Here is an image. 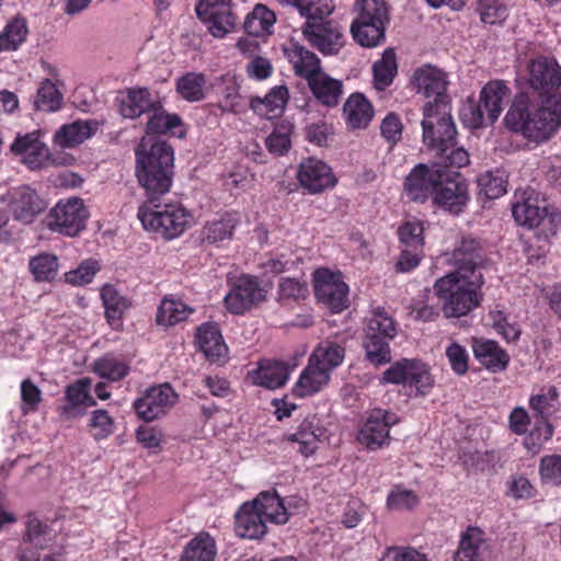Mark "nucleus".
<instances>
[{"label":"nucleus","mask_w":561,"mask_h":561,"mask_svg":"<svg viewBox=\"0 0 561 561\" xmlns=\"http://www.w3.org/2000/svg\"><path fill=\"white\" fill-rule=\"evenodd\" d=\"M449 263L454 270L438 277L433 284V294L442 302L446 319H458L477 309L482 300L486 257L481 241L472 236L456 240Z\"/></svg>","instance_id":"1"},{"label":"nucleus","mask_w":561,"mask_h":561,"mask_svg":"<svg viewBox=\"0 0 561 561\" xmlns=\"http://www.w3.org/2000/svg\"><path fill=\"white\" fill-rule=\"evenodd\" d=\"M508 130L535 144L550 140L561 127V104L519 92L504 117Z\"/></svg>","instance_id":"2"},{"label":"nucleus","mask_w":561,"mask_h":561,"mask_svg":"<svg viewBox=\"0 0 561 561\" xmlns=\"http://www.w3.org/2000/svg\"><path fill=\"white\" fill-rule=\"evenodd\" d=\"M135 176L144 190L145 203L160 202L170 193L174 178V150L163 140L149 147L141 142L135 150Z\"/></svg>","instance_id":"3"},{"label":"nucleus","mask_w":561,"mask_h":561,"mask_svg":"<svg viewBox=\"0 0 561 561\" xmlns=\"http://www.w3.org/2000/svg\"><path fill=\"white\" fill-rule=\"evenodd\" d=\"M422 139L424 146L445 168L460 169L470 162L468 151L458 146L457 128L451 116V107L443 104L440 110L423 106Z\"/></svg>","instance_id":"4"},{"label":"nucleus","mask_w":561,"mask_h":561,"mask_svg":"<svg viewBox=\"0 0 561 561\" xmlns=\"http://www.w3.org/2000/svg\"><path fill=\"white\" fill-rule=\"evenodd\" d=\"M137 217L147 231L156 232L165 240L182 236L192 225L193 215L180 201L144 203Z\"/></svg>","instance_id":"5"},{"label":"nucleus","mask_w":561,"mask_h":561,"mask_svg":"<svg viewBox=\"0 0 561 561\" xmlns=\"http://www.w3.org/2000/svg\"><path fill=\"white\" fill-rule=\"evenodd\" d=\"M363 346L366 359L374 366L391 362L390 342L398 334L397 321L383 309L376 308L366 319Z\"/></svg>","instance_id":"6"},{"label":"nucleus","mask_w":561,"mask_h":561,"mask_svg":"<svg viewBox=\"0 0 561 561\" xmlns=\"http://www.w3.org/2000/svg\"><path fill=\"white\" fill-rule=\"evenodd\" d=\"M358 15L351 24V34L362 47L374 48L386 39V26L389 23L388 2H356Z\"/></svg>","instance_id":"7"},{"label":"nucleus","mask_w":561,"mask_h":561,"mask_svg":"<svg viewBox=\"0 0 561 561\" xmlns=\"http://www.w3.org/2000/svg\"><path fill=\"white\" fill-rule=\"evenodd\" d=\"M382 383L402 385L415 388L416 393L426 396L434 386L428 365L420 359L402 358L387 368L381 375Z\"/></svg>","instance_id":"8"},{"label":"nucleus","mask_w":561,"mask_h":561,"mask_svg":"<svg viewBox=\"0 0 561 561\" xmlns=\"http://www.w3.org/2000/svg\"><path fill=\"white\" fill-rule=\"evenodd\" d=\"M314 296L331 312L339 313L347 308L348 286L340 271L319 267L312 273Z\"/></svg>","instance_id":"9"},{"label":"nucleus","mask_w":561,"mask_h":561,"mask_svg":"<svg viewBox=\"0 0 561 561\" xmlns=\"http://www.w3.org/2000/svg\"><path fill=\"white\" fill-rule=\"evenodd\" d=\"M529 87L538 94L536 99L561 104V67L547 57L533 59L528 66Z\"/></svg>","instance_id":"10"},{"label":"nucleus","mask_w":561,"mask_h":561,"mask_svg":"<svg viewBox=\"0 0 561 561\" xmlns=\"http://www.w3.org/2000/svg\"><path fill=\"white\" fill-rule=\"evenodd\" d=\"M89 211L78 197L59 201L47 215L48 228L67 237H75L85 229Z\"/></svg>","instance_id":"11"},{"label":"nucleus","mask_w":561,"mask_h":561,"mask_svg":"<svg viewBox=\"0 0 561 561\" xmlns=\"http://www.w3.org/2000/svg\"><path fill=\"white\" fill-rule=\"evenodd\" d=\"M443 164L417 163L404 178L402 187L409 202L425 204L432 201L435 188L439 185Z\"/></svg>","instance_id":"12"},{"label":"nucleus","mask_w":561,"mask_h":561,"mask_svg":"<svg viewBox=\"0 0 561 561\" xmlns=\"http://www.w3.org/2000/svg\"><path fill=\"white\" fill-rule=\"evenodd\" d=\"M469 202L468 185L458 172L440 173L439 185L435 188L432 203L437 208L453 215L463 211Z\"/></svg>","instance_id":"13"},{"label":"nucleus","mask_w":561,"mask_h":561,"mask_svg":"<svg viewBox=\"0 0 561 561\" xmlns=\"http://www.w3.org/2000/svg\"><path fill=\"white\" fill-rule=\"evenodd\" d=\"M399 422L396 413L381 408L373 409L358 433V442L369 450L389 443L390 428Z\"/></svg>","instance_id":"14"},{"label":"nucleus","mask_w":561,"mask_h":561,"mask_svg":"<svg viewBox=\"0 0 561 561\" xmlns=\"http://www.w3.org/2000/svg\"><path fill=\"white\" fill-rule=\"evenodd\" d=\"M178 394L169 383L153 386L134 401L133 408L139 419L151 422L167 414L175 404Z\"/></svg>","instance_id":"15"},{"label":"nucleus","mask_w":561,"mask_h":561,"mask_svg":"<svg viewBox=\"0 0 561 561\" xmlns=\"http://www.w3.org/2000/svg\"><path fill=\"white\" fill-rule=\"evenodd\" d=\"M230 4L231 2H196L197 18L215 38L226 37L236 27L237 15Z\"/></svg>","instance_id":"16"},{"label":"nucleus","mask_w":561,"mask_h":561,"mask_svg":"<svg viewBox=\"0 0 561 561\" xmlns=\"http://www.w3.org/2000/svg\"><path fill=\"white\" fill-rule=\"evenodd\" d=\"M263 300L265 290L260 286L257 277L242 275L225 296L224 304L230 313L239 316Z\"/></svg>","instance_id":"17"},{"label":"nucleus","mask_w":561,"mask_h":561,"mask_svg":"<svg viewBox=\"0 0 561 561\" xmlns=\"http://www.w3.org/2000/svg\"><path fill=\"white\" fill-rule=\"evenodd\" d=\"M414 84L419 93H423L428 100L424 106L432 110H440V105L451 107L450 98L447 94V81L445 73L432 66H425L414 72Z\"/></svg>","instance_id":"18"},{"label":"nucleus","mask_w":561,"mask_h":561,"mask_svg":"<svg viewBox=\"0 0 561 561\" xmlns=\"http://www.w3.org/2000/svg\"><path fill=\"white\" fill-rule=\"evenodd\" d=\"M299 185L310 194H319L336 185L337 180L330 165L316 158L301 161L297 172Z\"/></svg>","instance_id":"19"},{"label":"nucleus","mask_w":561,"mask_h":561,"mask_svg":"<svg viewBox=\"0 0 561 561\" xmlns=\"http://www.w3.org/2000/svg\"><path fill=\"white\" fill-rule=\"evenodd\" d=\"M241 225V216L236 210H226L217 214L210 220H207L201 230L202 241L220 247L225 241H231L236 229Z\"/></svg>","instance_id":"20"},{"label":"nucleus","mask_w":561,"mask_h":561,"mask_svg":"<svg viewBox=\"0 0 561 561\" xmlns=\"http://www.w3.org/2000/svg\"><path fill=\"white\" fill-rule=\"evenodd\" d=\"M11 152L22 157V161L31 170H38L49 160V149L41 141L39 131L19 135L10 147Z\"/></svg>","instance_id":"21"},{"label":"nucleus","mask_w":561,"mask_h":561,"mask_svg":"<svg viewBox=\"0 0 561 561\" xmlns=\"http://www.w3.org/2000/svg\"><path fill=\"white\" fill-rule=\"evenodd\" d=\"M116 101L119 114L125 118L135 119L142 114H150L154 106H159L160 99L154 96L148 88L135 87L126 89L125 94Z\"/></svg>","instance_id":"22"},{"label":"nucleus","mask_w":561,"mask_h":561,"mask_svg":"<svg viewBox=\"0 0 561 561\" xmlns=\"http://www.w3.org/2000/svg\"><path fill=\"white\" fill-rule=\"evenodd\" d=\"M283 53L294 73L307 82L322 71L320 58L298 42L289 41L283 46Z\"/></svg>","instance_id":"23"},{"label":"nucleus","mask_w":561,"mask_h":561,"mask_svg":"<svg viewBox=\"0 0 561 561\" xmlns=\"http://www.w3.org/2000/svg\"><path fill=\"white\" fill-rule=\"evenodd\" d=\"M312 24L302 26L306 39L323 55H335L344 45V36L335 24Z\"/></svg>","instance_id":"24"},{"label":"nucleus","mask_w":561,"mask_h":561,"mask_svg":"<svg viewBox=\"0 0 561 561\" xmlns=\"http://www.w3.org/2000/svg\"><path fill=\"white\" fill-rule=\"evenodd\" d=\"M234 533L249 540H261L267 534L266 520L252 502H244L236 512Z\"/></svg>","instance_id":"25"},{"label":"nucleus","mask_w":561,"mask_h":561,"mask_svg":"<svg viewBox=\"0 0 561 561\" xmlns=\"http://www.w3.org/2000/svg\"><path fill=\"white\" fill-rule=\"evenodd\" d=\"M559 404V392L554 386L543 387L537 394H533L529 399V407L538 419L536 431L539 425L545 426V440L553 435V426L549 419L557 412Z\"/></svg>","instance_id":"26"},{"label":"nucleus","mask_w":561,"mask_h":561,"mask_svg":"<svg viewBox=\"0 0 561 561\" xmlns=\"http://www.w3.org/2000/svg\"><path fill=\"white\" fill-rule=\"evenodd\" d=\"M288 378V366L276 359H261L255 369L248 371L252 385L271 390L285 386Z\"/></svg>","instance_id":"27"},{"label":"nucleus","mask_w":561,"mask_h":561,"mask_svg":"<svg viewBox=\"0 0 561 561\" xmlns=\"http://www.w3.org/2000/svg\"><path fill=\"white\" fill-rule=\"evenodd\" d=\"M472 352L476 359L491 373L505 370L511 360L506 350L493 340L474 337L472 340Z\"/></svg>","instance_id":"28"},{"label":"nucleus","mask_w":561,"mask_h":561,"mask_svg":"<svg viewBox=\"0 0 561 561\" xmlns=\"http://www.w3.org/2000/svg\"><path fill=\"white\" fill-rule=\"evenodd\" d=\"M46 205L35 190L30 186H20L12 193L11 210L16 220L30 224L39 215Z\"/></svg>","instance_id":"29"},{"label":"nucleus","mask_w":561,"mask_h":561,"mask_svg":"<svg viewBox=\"0 0 561 561\" xmlns=\"http://www.w3.org/2000/svg\"><path fill=\"white\" fill-rule=\"evenodd\" d=\"M213 87L217 99L216 106L222 114H240L245 111L247 105L236 80L221 76L216 79Z\"/></svg>","instance_id":"30"},{"label":"nucleus","mask_w":561,"mask_h":561,"mask_svg":"<svg viewBox=\"0 0 561 561\" xmlns=\"http://www.w3.org/2000/svg\"><path fill=\"white\" fill-rule=\"evenodd\" d=\"M197 343L199 350L211 363H225L228 356V347L216 323H203L197 330Z\"/></svg>","instance_id":"31"},{"label":"nucleus","mask_w":561,"mask_h":561,"mask_svg":"<svg viewBox=\"0 0 561 561\" xmlns=\"http://www.w3.org/2000/svg\"><path fill=\"white\" fill-rule=\"evenodd\" d=\"M323 435V428L319 425L317 415L310 414L299 424L297 431L286 434L285 439L299 445L298 451L308 457L318 448L320 437Z\"/></svg>","instance_id":"32"},{"label":"nucleus","mask_w":561,"mask_h":561,"mask_svg":"<svg viewBox=\"0 0 561 561\" xmlns=\"http://www.w3.org/2000/svg\"><path fill=\"white\" fill-rule=\"evenodd\" d=\"M263 518L272 524L284 525L288 522L290 513L288 505L279 496L275 490L260 492L253 501H251Z\"/></svg>","instance_id":"33"},{"label":"nucleus","mask_w":561,"mask_h":561,"mask_svg":"<svg viewBox=\"0 0 561 561\" xmlns=\"http://www.w3.org/2000/svg\"><path fill=\"white\" fill-rule=\"evenodd\" d=\"M100 296L105 308L107 323L113 330L121 331L124 314L131 306L130 300L110 284L102 287Z\"/></svg>","instance_id":"34"},{"label":"nucleus","mask_w":561,"mask_h":561,"mask_svg":"<svg viewBox=\"0 0 561 561\" xmlns=\"http://www.w3.org/2000/svg\"><path fill=\"white\" fill-rule=\"evenodd\" d=\"M488 549L485 533L479 527L469 526L461 535L455 561H483Z\"/></svg>","instance_id":"35"},{"label":"nucleus","mask_w":561,"mask_h":561,"mask_svg":"<svg viewBox=\"0 0 561 561\" xmlns=\"http://www.w3.org/2000/svg\"><path fill=\"white\" fill-rule=\"evenodd\" d=\"M327 370L319 368L308 360L298 380L293 386L291 392L296 398H307L320 392L330 381Z\"/></svg>","instance_id":"36"},{"label":"nucleus","mask_w":561,"mask_h":561,"mask_svg":"<svg viewBox=\"0 0 561 561\" xmlns=\"http://www.w3.org/2000/svg\"><path fill=\"white\" fill-rule=\"evenodd\" d=\"M92 381L89 377L77 379L65 389L66 404L58 407L59 415L73 419L83 414L81 410L87 392L91 391Z\"/></svg>","instance_id":"37"},{"label":"nucleus","mask_w":561,"mask_h":561,"mask_svg":"<svg viewBox=\"0 0 561 561\" xmlns=\"http://www.w3.org/2000/svg\"><path fill=\"white\" fill-rule=\"evenodd\" d=\"M308 85L316 100L328 107H335L343 94V83L322 71L309 79Z\"/></svg>","instance_id":"38"},{"label":"nucleus","mask_w":561,"mask_h":561,"mask_svg":"<svg viewBox=\"0 0 561 561\" xmlns=\"http://www.w3.org/2000/svg\"><path fill=\"white\" fill-rule=\"evenodd\" d=\"M98 129V124L92 121H75L62 125L55 134L54 141L62 148H75L90 138Z\"/></svg>","instance_id":"39"},{"label":"nucleus","mask_w":561,"mask_h":561,"mask_svg":"<svg viewBox=\"0 0 561 561\" xmlns=\"http://www.w3.org/2000/svg\"><path fill=\"white\" fill-rule=\"evenodd\" d=\"M346 124L352 129L366 128L374 117L370 102L360 93H353L343 106Z\"/></svg>","instance_id":"40"},{"label":"nucleus","mask_w":561,"mask_h":561,"mask_svg":"<svg viewBox=\"0 0 561 561\" xmlns=\"http://www.w3.org/2000/svg\"><path fill=\"white\" fill-rule=\"evenodd\" d=\"M511 90L504 81L493 80L488 82L481 90L480 103L488 113L490 124H493L503 111V101Z\"/></svg>","instance_id":"41"},{"label":"nucleus","mask_w":561,"mask_h":561,"mask_svg":"<svg viewBox=\"0 0 561 561\" xmlns=\"http://www.w3.org/2000/svg\"><path fill=\"white\" fill-rule=\"evenodd\" d=\"M289 99L286 85H276L272 88L264 99L254 98L251 100V108L260 115L273 118L278 116Z\"/></svg>","instance_id":"42"},{"label":"nucleus","mask_w":561,"mask_h":561,"mask_svg":"<svg viewBox=\"0 0 561 561\" xmlns=\"http://www.w3.org/2000/svg\"><path fill=\"white\" fill-rule=\"evenodd\" d=\"M345 357V348L336 342L323 341L313 350L309 357V362L327 370L331 377V373L339 367Z\"/></svg>","instance_id":"43"},{"label":"nucleus","mask_w":561,"mask_h":561,"mask_svg":"<svg viewBox=\"0 0 561 561\" xmlns=\"http://www.w3.org/2000/svg\"><path fill=\"white\" fill-rule=\"evenodd\" d=\"M217 556V545L208 533H199L185 546L180 561H214Z\"/></svg>","instance_id":"44"},{"label":"nucleus","mask_w":561,"mask_h":561,"mask_svg":"<svg viewBox=\"0 0 561 561\" xmlns=\"http://www.w3.org/2000/svg\"><path fill=\"white\" fill-rule=\"evenodd\" d=\"M275 22V13L257 2L253 11L247 15L243 27L248 35L259 37L272 34Z\"/></svg>","instance_id":"45"},{"label":"nucleus","mask_w":561,"mask_h":561,"mask_svg":"<svg viewBox=\"0 0 561 561\" xmlns=\"http://www.w3.org/2000/svg\"><path fill=\"white\" fill-rule=\"evenodd\" d=\"M512 215L518 226L534 229L545 219L546 208L539 207L531 197H524L513 204Z\"/></svg>","instance_id":"46"},{"label":"nucleus","mask_w":561,"mask_h":561,"mask_svg":"<svg viewBox=\"0 0 561 561\" xmlns=\"http://www.w3.org/2000/svg\"><path fill=\"white\" fill-rule=\"evenodd\" d=\"M206 75L203 72L190 71L176 79L175 90L178 94L187 102H201L206 98Z\"/></svg>","instance_id":"47"},{"label":"nucleus","mask_w":561,"mask_h":561,"mask_svg":"<svg viewBox=\"0 0 561 561\" xmlns=\"http://www.w3.org/2000/svg\"><path fill=\"white\" fill-rule=\"evenodd\" d=\"M508 175L503 169L485 171L478 178L479 196L485 199L500 198L507 192Z\"/></svg>","instance_id":"48"},{"label":"nucleus","mask_w":561,"mask_h":561,"mask_svg":"<svg viewBox=\"0 0 561 561\" xmlns=\"http://www.w3.org/2000/svg\"><path fill=\"white\" fill-rule=\"evenodd\" d=\"M194 309L179 299L163 298L158 307L156 322L158 325L172 327L185 321Z\"/></svg>","instance_id":"49"},{"label":"nucleus","mask_w":561,"mask_h":561,"mask_svg":"<svg viewBox=\"0 0 561 561\" xmlns=\"http://www.w3.org/2000/svg\"><path fill=\"white\" fill-rule=\"evenodd\" d=\"M398 75L397 55L393 48L383 50L381 58L373 65L374 85L383 91L390 87Z\"/></svg>","instance_id":"50"},{"label":"nucleus","mask_w":561,"mask_h":561,"mask_svg":"<svg viewBox=\"0 0 561 561\" xmlns=\"http://www.w3.org/2000/svg\"><path fill=\"white\" fill-rule=\"evenodd\" d=\"M150 112V116L146 124V133L148 135H165L174 133V129L183 125L182 118L178 114L168 113L161 100L159 106Z\"/></svg>","instance_id":"51"},{"label":"nucleus","mask_w":561,"mask_h":561,"mask_svg":"<svg viewBox=\"0 0 561 561\" xmlns=\"http://www.w3.org/2000/svg\"><path fill=\"white\" fill-rule=\"evenodd\" d=\"M28 268L37 283H53L59 272V260L55 254L39 253L31 257Z\"/></svg>","instance_id":"52"},{"label":"nucleus","mask_w":561,"mask_h":561,"mask_svg":"<svg viewBox=\"0 0 561 561\" xmlns=\"http://www.w3.org/2000/svg\"><path fill=\"white\" fill-rule=\"evenodd\" d=\"M130 367L124 359L105 354L93 363V371L101 378L110 381H119L129 374Z\"/></svg>","instance_id":"53"},{"label":"nucleus","mask_w":561,"mask_h":561,"mask_svg":"<svg viewBox=\"0 0 561 561\" xmlns=\"http://www.w3.org/2000/svg\"><path fill=\"white\" fill-rule=\"evenodd\" d=\"M62 94L49 79L41 82L33 101L35 111L51 113L61 108Z\"/></svg>","instance_id":"54"},{"label":"nucleus","mask_w":561,"mask_h":561,"mask_svg":"<svg viewBox=\"0 0 561 561\" xmlns=\"http://www.w3.org/2000/svg\"><path fill=\"white\" fill-rule=\"evenodd\" d=\"M424 222L420 219H411L403 221L398 228V239L402 248L424 250Z\"/></svg>","instance_id":"55"},{"label":"nucleus","mask_w":561,"mask_h":561,"mask_svg":"<svg viewBox=\"0 0 561 561\" xmlns=\"http://www.w3.org/2000/svg\"><path fill=\"white\" fill-rule=\"evenodd\" d=\"M295 5L300 15L306 18L302 26L314 24H334L333 21L328 20L329 15L334 11V5L331 2H289Z\"/></svg>","instance_id":"56"},{"label":"nucleus","mask_w":561,"mask_h":561,"mask_svg":"<svg viewBox=\"0 0 561 561\" xmlns=\"http://www.w3.org/2000/svg\"><path fill=\"white\" fill-rule=\"evenodd\" d=\"M293 130L294 126L291 123L287 121L277 123L271 135L265 140L268 151L277 157L286 154L291 147L290 137Z\"/></svg>","instance_id":"57"},{"label":"nucleus","mask_w":561,"mask_h":561,"mask_svg":"<svg viewBox=\"0 0 561 561\" xmlns=\"http://www.w3.org/2000/svg\"><path fill=\"white\" fill-rule=\"evenodd\" d=\"M28 30L22 18L13 19L0 33V51L15 50L25 42Z\"/></svg>","instance_id":"58"},{"label":"nucleus","mask_w":561,"mask_h":561,"mask_svg":"<svg viewBox=\"0 0 561 561\" xmlns=\"http://www.w3.org/2000/svg\"><path fill=\"white\" fill-rule=\"evenodd\" d=\"M308 294L309 289L305 282L290 277H284L279 280L277 295L282 305L305 300Z\"/></svg>","instance_id":"59"},{"label":"nucleus","mask_w":561,"mask_h":561,"mask_svg":"<svg viewBox=\"0 0 561 561\" xmlns=\"http://www.w3.org/2000/svg\"><path fill=\"white\" fill-rule=\"evenodd\" d=\"M49 527L37 518L35 514H28L26 520V531L23 537L24 543H30L41 549H45L49 545V538H47Z\"/></svg>","instance_id":"60"},{"label":"nucleus","mask_w":561,"mask_h":561,"mask_svg":"<svg viewBox=\"0 0 561 561\" xmlns=\"http://www.w3.org/2000/svg\"><path fill=\"white\" fill-rule=\"evenodd\" d=\"M101 270V265L96 260H83L76 270L64 274L65 282L72 286H84L90 284L96 273Z\"/></svg>","instance_id":"61"},{"label":"nucleus","mask_w":561,"mask_h":561,"mask_svg":"<svg viewBox=\"0 0 561 561\" xmlns=\"http://www.w3.org/2000/svg\"><path fill=\"white\" fill-rule=\"evenodd\" d=\"M89 427L96 440L105 439L114 432V419L106 410H95L91 413Z\"/></svg>","instance_id":"62"},{"label":"nucleus","mask_w":561,"mask_h":561,"mask_svg":"<svg viewBox=\"0 0 561 561\" xmlns=\"http://www.w3.org/2000/svg\"><path fill=\"white\" fill-rule=\"evenodd\" d=\"M419 502V496L412 490L403 489L400 485L394 486L387 496V507L389 510L410 511Z\"/></svg>","instance_id":"63"},{"label":"nucleus","mask_w":561,"mask_h":561,"mask_svg":"<svg viewBox=\"0 0 561 561\" xmlns=\"http://www.w3.org/2000/svg\"><path fill=\"white\" fill-rule=\"evenodd\" d=\"M380 561H430L426 554L413 547L390 546L382 553Z\"/></svg>","instance_id":"64"}]
</instances>
